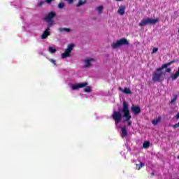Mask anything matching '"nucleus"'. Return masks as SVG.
<instances>
[{"mask_svg":"<svg viewBox=\"0 0 179 179\" xmlns=\"http://www.w3.org/2000/svg\"><path fill=\"white\" fill-rule=\"evenodd\" d=\"M176 60H172L168 63L162 64L161 67L156 69L152 73V81H154V83L163 82V80H164V76H166V73L162 71L163 69H166V68L170 66V65H172V64H174Z\"/></svg>","mask_w":179,"mask_h":179,"instance_id":"f257e3e1","label":"nucleus"},{"mask_svg":"<svg viewBox=\"0 0 179 179\" xmlns=\"http://www.w3.org/2000/svg\"><path fill=\"white\" fill-rule=\"evenodd\" d=\"M122 111L123 113V118H125L124 121L128 122L127 124L129 127H131V125H132V122L129 121V120L132 118V116L129 113V105L128 104V102H123Z\"/></svg>","mask_w":179,"mask_h":179,"instance_id":"f03ea898","label":"nucleus"},{"mask_svg":"<svg viewBox=\"0 0 179 179\" xmlns=\"http://www.w3.org/2000/svg\"><path fill=\"white\" fill-rule=\"evenodd\" d=\"M87 83H80L78 84H73L71 86L72 90H78V89H82L83 87H85L84 90V92L85 93H90L92 92V87L90 86H87Z\"/></svg>","mask_w":179,"mask_h":179,"instance_id":"7ed1b4c3","label":"nucleus"},{"mask_svg":"<svg viewBox=\"0 0 179 179\" xmlns=\"http://www.w3.org/2000/svg\"><path fill=\"white\" fill-rule=\"evenodd\" d=\"M159 22V18L152 19V18H144L138 24L140 27H143L147 24H156Z\"/></svg>","mask_w":179,"mask_h":179,"instance_id":"20e7f679","label":"nucleus"},{"mask_svg":"<svg viewBox=\"0 0 179 179\" xmlns=\"http://www.w3.org/2000/svg\"><path fill=\"white\" fill-rule=\"evenodd\" d=\"M129 41L126 38H122L120 40H117L116 43H113L111 44L112 48L113 50H116L118 47H121V45H129Z\"/></svg>","mask_w":179,"mask_h":179,"instance_id":"39448f33","label":"nucleus"},{"mask_svg":"<svg viewBox=\"0 0 179 179\" xmlns=\"http://www.w3.org/2000/svg\"><path fill=\"white\" fill-rule=\"evenodd\" d=\"M57 14L54 11H51L45 17V20L48 23V27H51L54 24L53 19Z\"/></svg>","mask_w":179,"mask_h":179,"instance_id":"423d86ee","label":"nucleus"},{"mask_svg":"<svg viewBox=\"0 0 179 179\" xmlns=\"http://www.w3.org/2000/svg\"><path fill=\"white\" fill-rule=\"evenodd\" d=\"M112 118L114 120L115 125H118L122 120V114L120 111L115 110L112 115Z\"/></svg>","mask_w":179,"mask_h":179,"instance_id":"0eeeda50","label":"nucleus"},{"mask_svg":"<svg viewBox=\"0 0 179 179\" xmlns=\"http://www.w3.org/2000/svg\"><path fill=\"white\" fill-rule=\"evenodd\" d=\"M74 45L69 44L67 48L65 50L64 52L62 54V58H68L71 57V52H72V50H73Z\"/></svg>","mask_w":179,"mask_h":179,"instance_id":"6e6552de","label":"nucleus"},{"mask_svg":"<svg viewBox=\"0 0 179 179\" xmlns=\"http://www.w3.org/2000/svg\"><path fill=\"white\" fill-rule=\"evenodd\" d=\"M131 112L134 113V115L141 114V107L139 106L132 105L131 108Z\"/></svg>","mask_w":179,"mask_h":179,"instance_id":"1a4fd4ad","label":"nucleus"},{"mask_svg":"<svg viewBox=\"0 0 179 179\" xmlns=\"http://www.w3.org/2000/svg\"><path fill=\"white\" fill-rule=\"evenodd\" d=\"M50 27H48V28L43 33L41 36L43 40H45V38H47V37L50 36Z\"/></svg>","mask_w":179,"mask_h":179,"instance_id":"9d476101","label":"nucleus"},{"mask_svg":"<svg viewBox=\"0 0 179 179\" xmlns=\"http://www.w3.org/2000/svg\"><path fill=\"white\" fill-rule=\"evenodd\" d=\"M117 13H119V15H120L121 16L124 15V13H125V6H121L119 8L118 10H117Z\"/></svg>","mask_w":179,"mask_h":179,"instance_id":"9b49d317","label":"nucleus"},{"mask_svg":"<svg viewBox=\"0 0 179 179\" xmlns=\"http://www.w3.org/2000/svg\"><path fill=\"white\" fill-rule=\"evenodd\" d=\"M125 136H128V131H127V126H124L122 128V138H125Z\"/></svg>","mask_w":179,"mask_h":179,"instance_id":"f8f14e48","label":"nucleus"},{"mask_svg":"<svg viewBox=\"0 0 179 179\" xmlns=\"http://www.w3.org/2000/svg\"><path fill=\"white\" fill-rule=\"evenodd\" d=\"M92 61H94V59L90 58L89 59L85 60V65L84 66V68H87L92 65Z\"/></svg>","mask_w":179,"mask_h":179,"instance_id":"ddd939ff","label":"nucleus"},{"mask_svg":"<svg viewBox=\"0 0 179 179\" xmlns=\"http://www.w3.org/2000/svg\"><path fill=\"white\" fill-rule=\"evenodd\" d=\"M171 78L172 80H176V79H178V78H179V67L178 69V71L174 74L171 75Z\"/></svg>","mask_w":179,"mask_h":179,"instance_id":"4468645a","label":"nucleus"},{"mask_svg":"<svg viewBox=\"0 0 179 179\" xmlns=\"http://www.w3.org/2000/svg\"><path fill=\"white\" fill-rule=\"evenodd\" d=\"M87 0H78V3L76 4V7L79 8L83 6V5H86Z\"/></svg>","mask_w":179,"mask_h":179,"instance_id":"2eb2a0df","label":"nucleus"},{"mask_svg":"<svg viewBox=\"0 0 179 179\" xmlns=\"http://www.w3.org/2000/svg\"><path fill=\"white\" fill-rule=\"evenodd\" d=\"M160 121H162V116H159L158 118L154 119L152 122V124H153L154 125H157V124H159Z\"/></svg>","mask_w":179,"mask_h":179,"instance_id":"dca6fc26","label":"nucleus"},{"mask_svg":"<svg viewBox=\"0 0 179 179\" xmlns=\"http://www.w3.org/2000/svg\"><path fill=\"white\" fill-rule=\"evenodd\" d=\"M59 31H60V33H64V31H66L67 33H70L71 29L60 27V28H59Z\"/></svg>","mask_w":179,"mask_h":179,"instance_id":"f3484780","label":"nucleus"},{"mask_svg":"<svg viewBox=\"0 0 179 179\" xmlns=\"http://www.w3.org/2000/svg\"><path fill=\"white\" fill-rule=\"evenodd\" d=\"M123 93H124V94H132V91H131V90L128 87H124L123 90Z\"/></svg>","mask_w":179,"mask_h":179,"instance_id":"a211bd4d","label":"nucleus"},{"mask_svg":"<svg viewBox=\"0 0 179 179\" xmlns=\"http://www.w3.org/2000/svg\"><path fill=\"white\" fill-rule=\"evenodd\" d=\"M142 167H145V164H143V162H140L139 164H137L136 165V170H141Z\"/></svg>","mask_w":179,"mask_h":179,"instance_id":"6ab92c4d","label":"nucleus"},{"mask_svg":"<svg viewBox=\"0 0 179 179\" xmlns=\"http://www.w3.org/2000/svg\"><path fill=\"white\" fill-rule=\"evenodd\" d=\"M48 51L50 52V54H55V52H57V49L50 46L48 48Z\"/></svg>","mask_w":179,"mask_h":179,"instance_id":"aec40b11","label":"nucleus"},{"mask_svg":"<svg viewBox=\"0 0 179 179\" xmlns=\"http://www.w3.org/2000/svg\"><path fill=\"white\" fill-rule=\"evenodd\" d=\"M143 148H145V149L149 148V146H150V142H149V141L144 142L143 144Z\"/></svg>","mask_w":179,"mask_h":179,"instance_id":"412c9836","label":"nucleus"},{"mask_svg":"<svg viewBox=\"0 0 179 179\" xmlns=\"http://www.w3.org/2000/svg\"><path fill=\"white\" fill-rule=\"evenodd\" d=\"M57 7L59 9H63V8H65V3L64 2L59 3Z\"/></svg>","mask_w":179,"mask_h":179,"instance_id":"4be33fe9","label":"nucleus"},{"mask_svg":"<svg viewBox=\"0 0 179 179\" xmlns=\"http://www.w3.org/2000/svg\"><path fill=\"white\" fill-rule=\"evenodd\" d=\"M178 99V95H175L173 99H172L170 101L171 104H173L175 103V101H177V99Z\"/></svg>","mask_w":179,"mask_h":179,"instance_id":"5701e85b","label":"nucleus"},{"mask_svg":"<svg viewBox=\"0 0 179 179\" xmlns=\"http://www.w3.org/2000/svg\"><path fill=\"white\" fill-rule=\"evenodd\" d=\"M96 10H98V12L99 13H101V12H103V6H99L96 8Z\"/></svg>","mask_w":179,"mask_h":179,"instance_id":"b1692460","label":"nucleus"},{"mask_svg":"<svg viewBox=\"0 0 179 179\" xmlns=\"http://www.w3.org/2000/svg\"><path fill=\"white\" fill-rule=\"evenodd\" d=\"M44 3H45V1H40V2H38V6H43V5H44Z\"/></svg>","mask_w":179,"mask_h":179,"instance_id":"393cba45","label":"nucleus"},{"mask_svg":"<svg viewBox=\"0 0 179 179\" xmlns=\"http://www.w3.org/2000/svg\"><path fill=\"white\" fill-rule=\"evenodd\" d=\"M50 62H51L52 64H54V65H57V62L52 59H49Z\"/></svg>","mask_w":179,"mask_h":179,"instance_id":"a878e982","label":"nucleus"},{"mask_svg":"<svg viewBox=\"0 0 179 179\" xmlns=\"http://www.w3.org/2000/svg\"><path fill=\"white\" fill-rule=\"evenodd\" d=\"M170 72H171V69H170V68L166 69V70H165V73H170Z\"/></svg>","mask_w":179,"mask_h":179,"instance_id":"bb28decb","label":"nucleus"},{"mask_svg":"<svg viewBox=\"0 0 179 179\" xmlns=\"http://www.w3.org/2000/svg\"><path fill=\"white\" fill-rule=\"evenodd\" d=\"M157 51H159V48H155L152 49V52L155 53V52H157Z\"/></svg>","mask_w":179,"mask_h":179,"instance_id":"cd10ccee","label":"nucleus"},{"mask_svg":"<svg viewBox=\"0 0 179 179\" xmlns=\"http://www.w3.org/2000/svg\"><path fill=\"white\" fill-rule=\"evenodd\" d=\"M119 90H120V92H122L124 93V90L122 88L119 87Z\"/></svg>","mask_w":179,"mask_h":179,"instance_id":"c85d7f7f","label":"nucleus"},{"mask_svg":"<svg viewBox=\"0 0 179 179\" xmlns=\"http://www.w3.org/2000/svg\"><path fill=\"white\" fill-rule=\"evenodd\" d=\"M176 119H177V120H179V113H178V114L176 115Z\"/></svg>","mask_w":179,"mask_h":179,"instance_id":"c756f323","label":"nucleus"},{"mask_svg":"<svg viewBox=\"0 0 179 179\" xmlns=\"http://www.w3.org/2000/svg\"><path fill=\"white\" fill-rule=\"evenodd\" d=\"M151 176H155V173H151Z\"/></svg>","mask_w":179,"mask_h":179,"instance_id":"7c9ffc66","label":"nucleus"},{"mask_svg":"<svg viewBox=\"0 0 179 179\" xmlns=\"http://www.w3.org/2000/svg\"><path fill=\"white\" fill-rule=\"evenodd\" d=\"M116 1H122V0H116Z\"/></svg>","mask_w":179,"mask_h":179,"instance_id":"2f4dec72","label":"nucleus"},{"mask_svg":"<svg viewBox=\"0 0 179 179\" xmlns=\"http://www.w3.org/2000/svg\"><path fill=\"white\" fill-rule=\"evenodd\" d=\"M178 159H179V156H178Z\"/></svg>","mask_w":179,"mask_h":179,"instance_id":"473e14b6","label":"nucleus"},{"mask_svg":"<svg viewBox=\"0 0 179 179\" xmlns=\"http://www.w3.org/2000/svg\"><path fill=\"white\" fill-rule=\"evenodd\" d=\"M179 179V178H178Z\"/></svg>","mask_w":179,"mask_h":179,"instance_id":"72a5a7b5","label":"nucleus"}]
</instances>
